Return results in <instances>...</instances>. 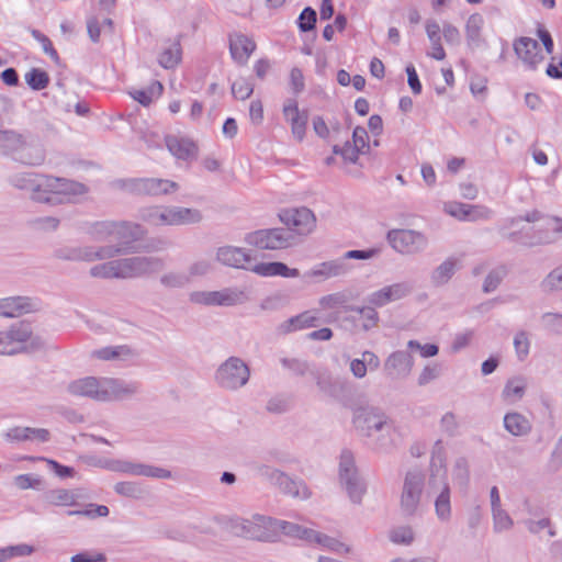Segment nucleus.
Masks as SVG:
<instances>
[{
  "label": "nucleus",
  "instance_id": "obj_62",
  "mask_svg": "<svg viewBox=\"0 0 562 562\" xmlns=\"http://www.w3.org/2000/svg\"><path fill=\"white\" fill-rule=\"evenodd\" d=\"M13 482H14V485L19 490H22V491L29 490V488L40 490L41 485H42V480L38 476L32 475V474L16 475V476H14Z\"/></svg>",
  "mask_w": 562,
  "mask_h": 562
},
{
  "label": "nucleus",
  "instance_id": "obj_12",
  "mask_svg": "<svg viewBox=\"0 0 562 562\" xmlns=\"http://www.w3.org/2000/svg\"><path fill=\"white\" fill-rule=\"evenodd\" d=\"M190 300L196 304L207 306H234L246 303L249 300L246 291L238 288H225L218 291H195L190 294Z\"/></svg>",
  "mask_w": 562,
  "mask_h": 562
},
{
  "label": "nucleus",
  "instance_id": "obj_29",
  "mask_svg": "<svg viewBox=\"0 0 562 562\" xmlns=\"http://www.w3.org/2000/svg\"><path fill=\"white\" fill-rule=\"evenodd\" d=\"M281 220L288 225L294 227L300 234L310 233L315 225V216L306 207L294 209L284 212Z\"/></svg>",
  "mask_w": 562,
  "mask_h": 562
},
{
  "label": "nucleus",
  "instance_id": "obj_5",
  "mask_svg": "<svg viewBox=\"0 0 562 562\" xmlns=\"http://www.w3.org/2000/svg\"><path fill=\"white\" fill-rule=\"evenodd\" d=\"M520 221L532 224V233L526 234L522 240V244L528 247L551 244L558 239L562 232V222L558 217L543 214L537 210L510 220V225L516 226Z\"/></svg>",
  "mask_w": 562,
  "mask_h": 562
},
{
  "label": "nucleus",
  "instance_id": "obj_39",
  "mask_svg": "<svg viewBox=\"0 0 562 562\" xmlns=\"http://www.w3.org/2000/svg\"><path fill=\"white\" fill-rule=\"evenodd\" d=\"M277 487L285 495H289L299 499H307L311 496V492L306 484L299 479H292L286 473L277 484Z\"/></svg>",
  "mask_w": 562,
  "mask_h": 562
},
{
  "label": "nucleus",
  "instance_id": "obj_48",
  "mask_svg": "<svg viewBox=\"0 0 562 562\" xmlns=\"http://www.w3.org/2000/svg\"><path fill=\"white\" fill-rule=\"evenodd\" d=\"M162 89L164 87L159 81H154L147 89L134 90L130 92V94L142 105L147 106L151 103L155 97H159L161 94Z\"/></svg>",
  "mask_w": 562,
  "mask_h": 562
},
{
  "label": "nucleus",
  "instance_id": "obj_4",
  "mask_svg": "<svg viewBox=\"0 0 562 562\" xmlns=\"http://www.w3.org/2000/svg\"><path fill=\"white\" fill-rule=\"evenodd\" d=\"M86 234L92 241L114 243L108 246H125L139 239L144 235V229L139 224L126 221H99L87 225Z\"/></svg>",
  "mask_w": 562,
  "mask_h": 562
},
{
  "label": "nucleus",
  "instance_id": "obj_8",
  "mask_svg": "<svg viewBox=\"0 0 562 562\" xmlns=\"http://www.w3.org/2000/svg\"><path fill=\"white\" fill-rule=\"evenodd\" d=\"M338 479L341 488L347 493L353 504H360L366 494L367 485L360 476L353 456L350 451H342L339 460Z\"/></svg>",
  "mask_w": 562,
  "mask_h": 562
},
{
  "label": "nucleus",
  "instance_id": "obj_28",
  "mask_svg": "<svg viewBox=\"0 0 562 562\" xmlns=\"http://www.w3.org/2000/svg\"><path fill=\"white\" fill-rule=\"evenodd\" d=\"M349 271L348 265L344 259H337L331 261H325L315 266L310 271L305 272L304 278L312 279L314 281H323L329 278L344 276Z\"/></svg>",
  "mask_w": 562,
  "mask_h": 562
},
{
  "label": "nucleus",
  "instance_id": "obj_22",
  "mask_svg": "<svg viewBox=\"0 0 562 562\" xmlns=\"http://www.w3.org/2000/svg\"><path fill=\"white\" fill-rule=\"evenodd\" d=\"M514 50L517 57L529 68L536 69L543 60L539 43L530 37H519L514 42Z\"/></svg>",
  "mask_w": 562,
  "mask_h": 562
},
{
  "label": "nucleus",
  "instance_id": "obj_19",
  "mask_svg": "<svg viewBox=\"0 0 562 562\" xmlns=\"http://www.w3.org/2000/svg\"><path fill=\"white\" fill-rule=\"evenodd\" d=\"M45 158L44 147L34 138L23 135L13 160L26 166L37 167L44 164Z\"/></svg>",
  "mask_w": 562,
  "mask_h": 562
},
{
  "label": "nucleus",
  "instance_id": "obj_37",
  "mask_svg": "<svg viewBox=\"0 0 562 562\" xmlns=\"http://www.w3.org/2000/svg\"><path fill=\"white\" fill-rule=\"evenodd\" d=\"M170 205H153L139 211V218L151 226H169Z\"/></svg>",
  "mask_w": 562,
  "mask_h": 562
},
{
  "label": "nucleus",
  "instance_id": "obj_31",
  "mask_svg": "<svg viewBox=\"0 0 562 562\" xmlns=\"http://www.w3.org/2000/svg\"><path fill=\"white\" fill-rule=\"evenodd\" d=\"M260 277H274L281 276L283 278H297L300 277V271L295 268H289L285 263L274 261V262H260L251 265L249 263V268L247 269Z\"/></svg>",
  "mask_w": 562,
  "mask_h": 562
},
{
  "label": "nucleus",
  "instance_id": "obj_3",
  "mask_svg": "<svg viewBox=\"0 0 562 562\" xmlns=\"http://www.w3.org/2000/svg\"><path fill=\"white\" fill-rule=\"evenodd\" d=\"M164 268V259L159 257L135 256L95 265L89 273L101 279H132L157 273Z\"/></svg>",
  "mask_w": 562,
  "mask_h": 562
},
{
  "label": "nucleus",
  "instance_id": "obj_33",
  "mask_svg": "<svg viewBox=\"0 0 562 562\" xmlns=\"http://www.w3.org/2000/svg\"><path fill=\"white\" fill-rule=\"evenodd\" d=\"M446 447L441 439H438L432 445L430 451L429 477H448L446 465Z\"/></svg>",
  "mask_w": 562,
  "mask_h": 562
},
{
  "label": "nucleus",
  "instance_id": "obj_51",
  "mask_svg": "<svg viewBox=\"0 0 562 562\" xmlns=\"http://www.w3.org/2000/svg\"><path fill=\"white\" fill-rule=\"evenodd\" d=\"M513 345L517 359L519 361L526 360L530 351L529 334L524 329L518 330L514 336Z\"/></svg>",
  "mask_w": 562,
  "mask_h": 562
},
{
  "label": "nucleus",
  "instance_id": "obj_59",
  "mask_svg": "<svg viewBox=\"0 0 562 562\" xmlns=\"http://www.w3.org/2000/svg\"><path fill=\"white\" fill-rule=\"evenodd\" d=\"M540 319L544 329L557 335H562V314L544 313L541 315Z\"/></svg>",
  "mask_w": 562,
  "mask_h": 562
},
{
  "label": "nucleus",
  "instance_id": "obj_52",
  "mask_svg": "<svg viewBox=\"0 0 562 562\" xmlns=\"http://www.w3.org/2000/svg\"><path fill=\"white\" fill-rule=\"evenodd\" d=\"M452 476L456 482L461 487H467L470 481V472H469V463L465 458L460 457L456 459L452 469Z\"/></svg>",
  "mask_w": 562,
  "mask_h": 562
},
{
  "label": "nucleus",
  "instance_id": "obj_46",
  "mask_svg": "<svg viewBox=\"0 0 562 562\" xmlns=\"http://www.w3.org/2000/svg\"><path fill=\"white\" fill-rule=\"evenodd\" d=\"M376 306L369 304V306H349L347 311L358 313L362 318L361 328L368 331L374 328L379 323V314L375 311Z\"/></svg>",
  "mask_w": 562,
  "mask_h": 562
},
{
  "label": "nucleus",
  "instance_id": "obj_50",
  "mask_svg": "<svg viewBox=\"0 0 562 562\" xmlns=\"http://www.w3.org/2000/svg\"><path fill=\"white\" fill-rule=\"evenodd\" d=\"M540 288L549 294L562 291V266L550 271L540 282Z\"/></svg>",
  "mask_w": 562,
  "mask_h": 562
},
{
  "label": "nucleus",
  "instance_id": "obj_2",
  "mask_svg": "<svg viewBox=\"0 0 562 562\" xmlns=\"http://www.w3.org/2000/svg\"><path fill=\"white\" fill-rule=\"evenodd\" d=\"M352 423L361 436L376 437V445L382 450L395 448L403 440L398 425L380 407L363 406L355 409Z\"/></svg>",
  "mask_w": 562,
  "mask_h": 562
},
{
  "label": "nucleus",
  "instance_id": "obj_16",
  "mask_svg": "<svg viewBox=\"0 0 562 562\" xmlns=\"http://www.w3.org/2000/svg\"><path fill=\"white\" fill-rule=\"evenodd\" d=\"M413 357L406 351H394L384 361L383 372L391 381L406 379L413 369Z\"/></svg>",
  "mask_w": 562,
  "mask_h": 562
},
{
  "label": "nucleus",
  "instance_id": "obj_38",
  "mask_svg": "<svg viewBox=\"0 0 562 562\" xmlns=\"http://www.w3.org/2000/svg\"><path fill=\"white\" fill-rule=\"evenodd\" d=\"M504 428L513 436L520 437L528 435L532 425L521 413L512 412L504 416Z\"/></svg>",
  "mask_w": 562,
  "mask_h": 562
},
{
  "label": "nucleus",
  "instance_id": "obj_9",
  "mask_svg": "<svg viewBox=\"0 0 562 562\" xmlns=\"http://www.w3.org/2000/svg\"><path fill=\"white\" fill-rule=\"evenodd\" d=\"M250 378V369L238 357H229L216 370L215 381L224 390L237 391L245 386Z\"/></svg>",
  "mask_w": 562,
  "mask_h": 562
},
{
  "label": "nucleus",
  "instance_id": "obj_40",
  "mask_svg": "<svg viewBox=\"0 0 562 562\" xmlns=\"http://www.w3.org/2000/svg\"><path fill=\"white\" fill-rule=\"evenodd\" d=\"M427 37L431 44V52L428 56L436 60H443L446 58V52L441 44L440 26L434 20H428L425 25Z\"/></svg>",
  "mask_w": 562,
  "mask_h": 562
},
{
  "label": "nucleus",
  "instance_id": "obj_32",
  "mask_svg": "<svg viewBox=\"0 0 562 562\" xmlns=\"http://www.w3.org/2000/svg\"><path fill=\"white\" fill-rule=\"evenodd\" d=\"M202 220V212L198 209L170 205L169 226L194 225Z\"/></svg>",
  "mask_w": 562,
  "mask_h": 562
},
{
  "label": "nucleus",
  "instance_id": "obj_55",
  "mask_svg": "<svg viewBox=\"0 0 562 562\" xmlns=\"http://www.w3.org/2000/svg\"><path fill=\"white\" fill-rule=\"evenodd\" d=\"M415 539V531L411 526H398L390 531V540L397 544H411Z\"/></svg>",
  "mask_w": 562,
  "mask_h": 562
},
{
  "label": "nucleus",
  "instance_id": "obj_21",
  "mask_svg": "<svg viewBox=\"0 0 562 562\" xmlns=\"http://www.w3.org/2000/svg\"><path fill=\"white\" fill-rule=\"evenodd\" d=\"M282 112L285 121L291 125L293 137L302 142L306 132L308 113L306 111H300L297 102L294 99H288L284 102Z\"/></svg>",
  "mask_w": 562,
  "mask_h": 562
},
{
  "label": "nucleus",
  "instance_id": "obj_15",
  "mask_svg": "<svg viewBox=\"0 0 562 562\" xmlns=\"http://www.w3.org/2000/svg\"><path fill=\"white\" fill-rule=\"evenodd\" d=\"M47 176L32 172H21L12 176L10 182L18 189L31 191V199L36 202L50 203L53 199L44 195Z\"/></svg>",
  "mask_w": 562,
  "mask_h": 562
},
{
  "label": "nucleus",
  "instance_id": "obj_23",
  "mask_svg": "<svg viewBox=\"0 0 562 562\" xmlns=\"http://www.w3.org/2000/svg\"><path fill=\"white\" fill-rule=\"evenodd\" d=\"M216 260L231 268L247 270L252 258L245 248L227 245L217 248Z\"/></svg>",
  "mask_w": 562,
  "mask_h": 562
},
{
  "label": "nucleus",
  "instance_id": "obj_18",
  "mask_svg": "<svg viewBox=\"0 0 562 562\" xmlns=\"http://www.w3.org/2000/svg\"><path fill=\"white\" fill-rule=\"evenodd\" d=\"M131 190L144 195L171 194L179 190V184L167 179L142 178L131 182Z\"/></svg>",
  "mask_w": 562,
  "mask_h": 562
},
{
  "label": "nucleus",
  "instance_id": "obj_26",
  "mask_svg": "<svg viewBox=\"0 0 562 562\" xmlns=\"http://www.w3.org/2000/svg\"><path fill=\"white\" fill-rule=\"evenodd\" d=\"M272 542L279 540L281 535L288 536L290 538L302 539L311 543L312 538L314 536V530L310 528H305L295 522L276 519L272 517Z\"/></svg>",
  "mask_w": 562,
  "mask_h": 562
},
{
  "label": "nucleus",
  "instance_id": "obj_44",
  "mask_svg": "<svg viewBox=\"0 0 562 562\" xmlns=\"http://www.w3.org/2000/svg\"><path fill=\"white\" fill-rule=\"evenodd\" d=\"M181 60V46L180 43L172 42L168 47H166L159 58L158 63L161 67L165 69H172L175 68Z\"/></svg>",
  "mask_w": 562,
  "mask_h": 562
},
{
  "label": "nucleus",
  "instance_id": "obj_27",
  "mask_svg": "<svg viewBox=\"0 0 562 562\" xmlns=\"http://www.w3.org/2000/svg\"><path fill=\"white\" fill-rule=\"evenodd\" d=\"M255 49V41L247 35L235 33L229 36V53L233 60L238 65H246Z\"/></svg>",
  "mask_w": 562,
  "mask_h": 562
},
{
  "label": "nucleus",
  "instance_id": "obj_17",
  "mask_svg": "<svg viewBox=\"0 0 562 562\" xmlns=\"http://www.w3.org/2000/svg\"><path fill=\"white\" fill-rule=\"evenodd\" d=\"M106 468L111 471L127 473L137 476H147L154 479L171 477V472L167 469L128 461H111L106 464Z\"/></svg>",
  "mask_w": 562,
  "mask_h": 562
},
{
  "label": "nucleus",
  "instance_id": "obj_56",
  "mask_svg": "<svg viewBox=\"0 0 562 562\" xmlns=\"http://www.w3.org/2000/svg\"><path fill=\"white\" fill-rule=\"evenodd\" d=\"M367 302L376 307H383L392 302H395L390 285H385L380 290L370 293Z\"/></svg>",
  "mask_w": 562,
  "mask_h": 562
},
{
  "label": "nucleus",
  "instance_id": "obj_7",
  "mask_svg": "<svg viewBox=\"0 0 562 562\" xmlns=\"http://www.w3.org/2000/svg\"><path fill=\"white\" fill-rule=\"evenodd\" d=\"M426 475L419 468L409 469L404 476L400 509L405 517L417 515L420 507Z\"/></svg>",
  "mask_w": 562,
  "mask_h": 562
},
{
  "label": "nucleus",
  "instance_id": "obj_42",
  "mask_svg": "<svg viewBox=\"0 0 562 562\" xmlns=\"http://www.w3.org/2000/svg\"><path fill=\"white\" fill-rule=\"evenodd\" d=\"M527 380L525 376L516 375L507 380L502 396L508 401H519L525 395Z\"/></svg>",
  "mask_w": 562,
  "mask_h": 562
},
{
  "label": "nucleus",
  "instance_id": "obj_49",
  "mask_svg": "<svg viewBox=\"0 0 562 562\" xmlns=\"http://www.w3.org/2000/svg\"><path fill=\"white\" fill-rule=\"evenodd\" d=\"M115 493L130 497L139 499L143 498L147 494V490L137 482H119L114 485Z\"/></svg>",
  "mask_w": 562,
  "mask_h": 562
},
{
  "label": "nucleus",
  "instance_id": "obj_53",
  "mask_svg": "<svg viewBox=\"0 0 562 562\" xmlns=\"http://www.w3.org/2000/svg\"><path fill=\"white\" fill-rule=\"evenodd\" d=\"M493 519V529L496 533L510 530L514 526V520L508 513L503 508L491 510Z\"/></svg>",
  "mask_w": 562,
  "mask_h": 562
},
{
  "label": "nucleus",
  "instance_id": "obj_47",
  "mask_svg": "<svg viewBox=\"0 0 562 562\" xmlns=\"http://www.w3.org/2000/svg\"><path fill=\"white\" fill-rule=\"evenodd\" d=\"M130 355L131 350L126 346L103 347L91 352L92 358L105 361L123 359Z\"/></svg>",
  "mask_w": 562,
  "mask_h": 562
},
{
  "label": "nucleus",
  "instance_id": "obj_63",
  "mask_svg": "<svg viewBox=\"0 0 562 562\" xmlns=\"http://www.w3.org/2000/svg\"><path fill=\"white\" fill-rule=\"evenodd\" d=\"M505 277L504 269H495L492 270L485 278L483 282V291L485 293H491L495 291Z\"/></svg>",
  "mask_w": 562,
  "mask_h": 562
},
{
  "label": "nucleus",
  "instance_id": "obj_13",
  "mask_svg": "<svg viewBox=\"0 0 562 562\" xmlns=\"http://www.w3.org/2000/svg\"><path fill=\"white\" fill-rule=\"evenodd\" d=\"M390 246L401 255H416L428 246L427 237L414 229H391L386 235Z\"/></svg>",
  "mask_w": 562,
  "mask_h": 562
},
{
  "label": "nucleus",
  "instance_id": "obj_14",
  "mask_svg": "<svg viewBox=\"0 0 562 562\" xmlns=\"http://www.w3.org/2000/svg\"><path fill=\"white\" fill-rule=\"evenodd\" d=\"M428 493L435 497L434 506L437 519L441 522H449L452 517V506L448 477L428 479Z\"/></svg>",
  "mask_w": 562,
  "mask_h": 562
},
{
  "label": "nucleus",
  "instance_id": "obj_64",
  "mask_svg": "<svg viewBox=\"0 0 562 562\" xmlns=\"http://www.w3.org/2000/svg\"><path fill=\"white\" fill-rule=\"evenodd\" d=\"M316 11L310 7L305 8L299 16V27L302 32L312 31L316 23Z\"/></svg>",
  "mask_w": 562,
  "mask_h": 562
},
{
  "label": "nucleus",
  "instance_id": "obj_20",
  "mask_svg": "<svg viewBox=\"0 0 562 562\" xmlns=\"http://www.w3.org/2000/svg\"><path fill=\"white\" fill-rule=\"evenodd\" d=\"M46 189L44 195H48L53 199L50 203H54L56 195L78 196L87 192V187L83 183L71 181L65 178H57L47 176Z\"/></svg>",
  "mask_w": 562,
  "mask_h": 562
},
{
  "label": "nucleus",
  "instance_id": "obj_10",
  "mask_svg": "<svg viewBox=\"0 0 562 562\" xmlns=\"http://www.w3.org/2000/svg\"><path fill=\"white\" fill-rule=\"evenodd\" d=\"M294 235L289 228L259 229L246 234L247 245L261 250L284 249L294 244Z\"/></svg>",
  "mask_w": 562,
  "mask_h": 562
},
{
  "label": "nucleus",
  "instance_id": "obj_30",
  "mask_svg": "<svg viewBox=\"0 0 562 562\" xmlns=\"http://www.w3.org/2000/svg\"><path fill=\"white\" fill-rule=\"evenodd\" d=\"M165 143L169 153L177 159L191 160L196 157L198 147L189 138L178 137L175 135H167L165 138Z\"/></svg>",
  "mask_w": 562,
  "mask_h": 562
},
{
  "label": "nucleus",
  "instance_id": "obj_58",
  "mask_svg": "<svg viewBox=\"0 0 562 562\" xmlns=\"http://www.w3.org/2000/svg\"><path fill=\"white\" fill-rule=\"evenodd\" d=\"M256 472L261 479L268 481L269 483L273 484L274 486H277L279 481L285 474L284 472L280 471L279 469H276V468L265 464V463L258 464L256 467Z\"/></svg>",
  "mask_w": 562,
  "mask_h": 562
},
{
  "label": "nucleus",
  "instance_id": "obj_41",
  "mask_svg": "<svg viewBox=\"0 0 562 562\" xmlns=\"http://www.w3.org/2000/svg\"><path fill=\"white\" fill-rule=\"evenodd\" d=\"M23 134L12 130H0V154L10 156L12 159L21 145Z\"/></svg>",
  "mask_w": 562,
  "mask_h": 562
},
{
  "label": "nucleus",
  "instance_id": "obj_6",
  "mask_svg": "<svg viewBox=\"0 0 562 562\" xmlns=\"http://www.w3.org/2000/svg\"><path fill=\"white\" fill-rule=\"evenodd\" d=\"M226 529L237 537L260 542H272V517L261 514L232 516L225 520Z\"/></svg>",
  "mask_w": 562,
  "mask_h": 562
},
{
  "label": "nucleus",
  "instance_id": "obj_11",
  "mask_svg": "<svg viewBox=\"0 0 562 562\" xmlns=\"http://www.w3.org/2000/svg\"><path fill=\"white\" fill-rule=\"evenodd\" d=\"M123 254L120 246H75L60 249L57 254L58 258L68 261H101L112 259Z\"/></svg>",
  "mask_w": 562,
  "mask_h": 562
},
{
  "label": "nucleus",
  "instance_id": "obj_36",
  "mask_svg": "<svg viewBox=\"0 0 562 562\" xmlns=\"http://www.w3.org/2000/svg\"><path fill=\"white\" fill-rule=\"evenodd\" d=\"M457 270L458 260L451 257L447 258L431 271L429 276L431 285L435 288L446 285L452 279Z\"/></svg>",
  "mask_w": 562,
  "mask_h": 562
},
{
  "label": "nucleus",
  "instance_id": "obj_34",
  "mask_svg": "<svg viewBox=\"0 0 562 562\" xmlns=\"http://www.w3.org/2000/svg\"><path fill=\"white\" fill-rule=\"evenodd\" d=\"M32 310V302L25 296H11L0 299V316L18 317Z\"/></svg>",
  "mask_w": 562,
  "mask_h": 562
},
{
  "label": "nucleus",
  "instance_id": "obj_1",
  "mask_svg": "<svg viewBox=\"0 0 562 562\" xmlns=\"http://www.w3.org/2000/svg\"><path fill=\"white\" fill-rule=\"evenodd\" d=\"M139 389L140 383L137 381L92 375L72 380L66 386L67 393L71 396L103 403L132 398Z\"/></svg>",
  "mask_w": 562,
  "mask_h": 562
},
{
  "label": "nucleus",
  "instance_id": "obj_45",
  "mask_svg": "<svg viewBox=\"0 0 562 562\" xmlns=\"http://www.w3.org/2000/svg\"><path fill=\"white\" fill-rule=\"evenodd\" d=\"M45 501L54 506H71L76 504L77 495L66 488L50 490L45 494Z\"/></svg>",
  "mask_w": 562,
  "mask_h": 562
},
{
  "label": "nucleus",
  "instance_id": "obj_43",
  "mask_svg": "<svg viewBox=\"0 0 562 562\" xmlns=\"http://www.w3.org/2000/svg\"><path fill=\"white\" fill-rule=\"evenodd\" d=\"M311 543L318 544L322 548H326L338 554H347L351 551L349 546L340 542L338 539L321 533L316 530H314Z\"/></svg>",
  "mask_w": 562,
  "mask_h": 562
},
{
  "label": "nucleus",
  "instance_id": "obj_25",
  "mask_svg": "<svg viewBox=\"0 0 562 562\" xmlns=\"http://www.w3.org/2000/svg\"><path fill=\"white\" fill-rule=\"evenodd\" d=\"M484 18L480 13L471 14L464 25V35L467 46L470 50H476L486 46V40L483 35Z\"/></svg>",
  "mask_w": 562,
  "mask_h": 562
},
{
  "label": "nucleus",
  "instance_id": "obj_24",
  "mask_svg": "<svg viewBox=\"0 0 562 562\" xmlns=\"http://www.w3.org/2000/svg\"><path fill=\"white\" fill-rule=\"evenodd\" d=\"M32 329L27 323L20 322L7 331H0V353L12 355L16 349L14 342H25L31 338Z\"/></svg>",
  "mask_w": 562,
  "mask_h": 562
},
{
  "label": "nucleus",
  "instance_id": "obj_57",
  "mask_svg": "<svg viewBox=\"0 0 562 562\" xmlns=\"http://www.w3.org/2000/svg\"><path fill=\"white\" fill-rule=\"evenodd\" d=\"M25 81L33 90H42L47 87L49 78L44 70L33 68L26 72Z\"/></svg>",
  "mask_w": 562,
  "mask_h": 562
},
{
  "label": "nucleus",
  "instance_id": "obj_60",
  "mask_svg": "<svg viewBox=\"0 0 562 562\" xmlns=\"http://www.w3.org/2000/svg\"><path fill=\"white\" fill-rule=\"evenodd\" d=\"M254 92V85L245 78H239L232 85V94L239 100L248 99Z\"/></svg>",
  "mask_w": 562,
  "mask_h": 562
},
{
  "label": "nucleus",
  "instance_id": "obj_54",
  "mask_svg": "<svg viewBox=\"0 0 562 562\" xmlns=\"http://www.w3.org/2000/svg\"><path fill=\"white\" fill-rule=\"evenodd\" d=\"M190 282V277L186 272L171 271L160 278V283L166 288L180 289Z\"/></svg>",
  "mask_w": 562,
  "mask_h": 562
},
{
  "label": "nucleus",
  "instance_id": "obj_35",
  "mask_svg": "<svg viewBox=\"0 0 562 562\" xmlns=\"http://www.w3.org/2000/svg\"><path fill=\"white\" fill-rule=\"evenodd\" d=\"M317 324L318 317L311 311H305L281 323L278 327V330L281 334H289L295 330L315 327Z\"/></svg>",
  "mask_w": 562,
  "mask_h": 562
},
{
  "label": "nucleus",
  "instance_id": "obj_61",
  "mask_svg": "<svg viewBox=\"0 0 562 562\" xmlns=\"http://www.w3.org/2000/svg\"><path fill=\"white\" fill-rule=\"evenodd\" d=\"M443 210L447 214H449L460 221H468L470 204L451 201V202L445 203Z\"/></svg>",
  "mask_w": 562,
  "mask_h": 562
}]
</instances>
